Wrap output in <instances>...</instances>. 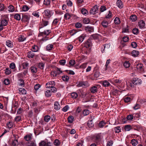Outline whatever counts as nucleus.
<instances>
[{
    "label": "nucleus",
    "instance_id": "nucleus-59",
    "mask_svg": "<svg viewBox=\"0 0 146 146\" xmlns=\"http://www.w3.org/2000/svg\"><path fill=\"white\" fill-rule=\"evenodd\" d=\"M44 35L46 36L48 35L51 32L50 30H45L44 31Z\"/></svg>",
    "mask_w": 146,
    "mask_h": 146
},
{
    "label": "nucleus",
    "instance_id": "nucleus-36",
    "mask_svg": "<svg viewBox=\"0 0 146 146\" xmlns=\"http://www.w3.org/2000/svg\"><path fill=\"white\" fill-rule=\"evenodd\" d=\"M64 19L66 20L69 19L71 17V15L69 13L65 14L64 15Z\"/></svg>",
    "mask_w": 146,
    "mask_h": 146
},
{
    "label": "nucleus",
    "instance_id": "nucleus-25",
    "mask_svg": "<svg viewBox=\"0 0 146 146\" xmlns=\"http://www.w3.org/2000/svg\"><path fill=\"white\" fill-rule=\"evenodd\" d=\"M14 18L17 21H19L20 20L21 17L20 15L18 13L15 14L14 16Z\"/></svg>",
    "mask_w": 146,
    "mask_h": 146
},
{
    "label": "nucleus",
    "instance_id": "nucleus-34",
    "mask_svg": "<svg viewBox=\"0 0 146 146\" xmlns=\"http://www.w3.org/2000/svg\"><path fill=\"white\" fill-rule=\"evenodd\" d=\"M69 77L66 75H64L62 76V79L63 81L67 82L69 79Z\"/></svg>",
    "mask_w": 146,
    "mask_h": 146
},
{
    "label": "nucleus",
    "instance_id": "nucleus-20",
    "mask_svg": "<svg viewBox=\"0 0 146 146\" xmlns=\"http://www.w3.org/2000/svg\"><path fill=\"white\" fill-rule=\"evenodd\" d=\"M130 19L132 22L135 21L137 19V17L135 15H131L130 17Z\"/></svg>",
    "mask_w": 146,
    "mask_h": 146
},
{
    "label": "nucleus",
    "instance_id": "nucleus-15",
    "mask_svg": "<svg viewBox=\"0 0 146 146\" xmlns=\"http://www.w3.org/2000/svg\"><path fill=\"white\" fill-rule=\"evenodd\" d=\"M32 137L31 134H28L24 136V139L27 141H29L32 139Z\"/></svg>",
    "mask_w": 146,
    "mask_h": 146
},
{
    "label": "nucleus",
    "instance_id": "nucleus-44",
    "mask_svg": "<svg viewBox=\"0 0 146 146\" xmlns=\"http://www.w3.org/2000/svg\"><path fill=\"white\" fill-rule=\"evenodd\" d=\"M99 35L95 34L92 35L91 36V38L94 39V40H97L99 38Z\"/></svg>",
    "mask_w": 146,
    "mask_h": 146
},
{
    "label": "nucleus",
    "instance_id": "nucleus-61",
    "mask_svg": "<svg viewBox=\"0 0 146 146\" xmlns=\"http://www.w3.org/2000/svg\"><path fill=\"white\" fill-rule=\"evenodd\" d=\"M46 142L44 141H42L39 143V146H45Z\"/></svg>",
    "mask_w": 146,
    "mask_h": 146
},
{
    "label": "nucleus",
    "instance_id": "nucleus-4",
    "mask_svg": "<svg viewBox=\"0 0 146 146\" xmlns=\"http://www.w3.org/2000/svg\"><path fill=\"white\" fill-rule=\"evenodd\" d=\"M44 13V15L48 18H50L54 13L53 11L48 9L45 10Z\"/></svg>",
    "mask_w": 146,
    "mask_h": 146
},
{
    "label": "nucleus",
    "instance_id": "nucleus-13",
    "mask_svg": "<svg viewBox=\"0 0 146 146\" xmlns=\"http://www.w3.org/2000/svg\"><path fill=\"white\" fill-rule=\"evenodd\" d=\"M54 109L56 110H59L60 108V105L59 104L58 102H55L54 103Z\"/></svg>",
    "mask_w": 146,
    "mask_h": 146
},
{
    "label": "nucleus",
    "instance_id": "nucleus-12",
    "mask_svg": "<svg viewBox=\"0 0 146 146\" xmlns=\"http://www.w3.org/2000/svg\"><path fill=\"white\" fill-rule=\"evenodd\" d=\"M27 57L29 58H33L34 57L35 54L33 53V51H30L27 53Z\"/></svg>",
    "mask_w": 146,
    "mask_h": 146
},
{
    "label": "nucleus",
    "instance_id": "nucleus-40",
    "mask_svg": "<svg viewBox=\"0 0 146 146\" xmlns=\"http://www.w3.org/2000/svg\"><path fill=\"white\" fill-rule=\"evenodd\" d=\"M50 116L48 115H46L44 117V120L45 122H48L50 120Z\"/></svg>",
    "mask_w": 146,
    "mask_h": 146
},
{
    "label": "nucleus",
    "instance_id": "nucleus-18",
    "mask_svg": "<svg viewBox=\"0 0 146 146\" xmlns=\"http://www.w3.org/2000/svg\"><path fill=\"white\" fill-rule=\"evenodd\" d=\"M27 146H36L35 141L28 142L27 143Z\"/></svg>",
    "mask_w": 146,
    "mask_h": 146
},
{
    "label": "nucleus",
    "instance_id": "nucleus-43",
    "mask_svg": "<svg viewBox=\"0 0 146 146\" xmlns=\"http://www.w3.org/2000/svg\"><path fill=\"white\" fill-rule=\"evenodd\" d=\"M50 1L49 0H44L43 4L46 6H49L50 5Z\"/></svg>",
    "mask_w": 146,
    "mask_h": 146
},
{
    "label": "nucleus",
    "instance_id": "nucleus-33",
    "mask_svg": "<svg viewBox=\"0 0 146 146\" xmlns=\"http://www.w3.org/2000/svg\"><path fill=\"white\" fill-rule=\"evenodd\" d=\"M71 96L72 98L73 99H75L77 97L78 95L76 93L73 92L71 93Z\"/></svg>",
    "mask_w": 146,
    "mask_h": 146
},
{
    "label": "nucleus",
    "instance_id": "nucleus-58",
    "mask_svg": "<svg viewBox=\"0 0 146 146\" xmlns=\"http://www.w3.org/2000/svg\"><path fill=\"white\" fill-rule=\"evenodd\" d=\"M69 108V107L68 106L66 105L62 109V110L64 112H66L68 110Z\"/></svg>",
    "mask_w": 146,
    "mask_h": 146
},
{
    "label": "nucleus",
    "instance_id": "nucleus-56",
    "mask_svg": "<svg viewBox=\"0 0 146 146\" xmlns=\"http://www.w3.org/2000/svg\"><path fill=\"white\" fill-rule=\"evenodd\" d=\"M131 46L132 47L135 48L137 47V43L136 42H132L131 43Z\"/></svg>",
    "mask_w": 146,
    "mask_h": 146
},
{
    "label": "nucleus",
    "instance_id": "nucleus-3",
    "mask_svg": "<svg viewBox=\"0 0 146 146\" xmlns=\"http://www.w3.org/2000/svg\"><path fill=\"white\" fill-rule=\"evenodd\" d=\"M94 141L97 144H99L101 141V136L100 134L95 135L93 137Z\"/></svg>",
    "mask_w": 146,
    "mask_h": 146
},
{
    "label": "nucleus",
    "instance_id": "nucleus-24",
    "mask_svg": "<svg viewBox=\"0 0 146 146\" xmlns=\"http://www.w3.org/2000/svg\"><path fill=\"white\" fill-rule=\"evenodd\" d=\"M106 124V123L104 121H102L99 123V127L100 128H103Z\"/></svg>",
    "mask_w": 146,
    "mask_h": 146
},
{
    "label": "nucleus",
    "instance_id": "nucleus-11",
    "mask_svg": "<svg viewBox=\"0 0 146 146\" xmlns=\"http://www.w3.org/2000/svg\"><path fill=\"white\" fill-rule=\"evenodd\" d=\"M55 84L54 83H46V87L47 88H50L54 86Z\"/></svg>",
    "mask_w": 146,
    "mask_h": 146
},
{
    "label": "nucleus",
    "instance_id": "nucleus-21",
    "mask_svg": "<svg viewBox=\"0 0 146 146\" xmlns=\"http://www.w3.org/2000/svg\"><path fill=\"white\" fill-rule=\"evenodd\" d=\"M131 143L133 145L135 146L138 144V142L137 139H133L131 140Z\"/></svg>",
    "mask_w": 146,
    "mask_h": 146
},
{
    "label": "nucleus",
    "instance_id": "nucleus-9",
    "mask_svg": "<svg viewBox=\"0 0 146 146\" xmlns=\"http://www.w3.org/2000/svg\"><path fill=\"white\" fill-rule=\"evenodd\" d=\"M45 96L47 98L50 97L52 95V92H51L50 90H47L44 92Z\"/></svg>",
    "mask_w": 146,
    "mask_h": 146
},
{
    "label": "nucleus",
    "instance_id": "nucleus-1",
    "mask_svg": "<svg viewBox=\"0 0 146 146\" xmlns=\"http://www.w3.org/2000/svg\"><path fill=\"white\" fill-rule=\"evenodd\" d=\"M3 18L1 19L0 22V31H1L3 29V26L7 25L8 24V21L5 18H7L8 15H4L3 16Z\"/></svg>",
    "mask_w": 146,
    "mask_h": 146
},
{
    "label": "nucleus",
    "instance_id": "nucleus-51",
    "mask_svg": "<svg viewBox=\"0 0 146 146\" xmlns=\"http://www.w3.org/2000/svg\"><path fill=\"white\" fill-rule=\"evenodd\" d=\"M54 145L56 146L59 145H60V141L57 139H55L53 142Z\"/></svg>",
    "mask_w": 146,
    "mask_h": 146
},
{
    "label": "nucleus",
    "instance_id": "nucleus-7",
    "mask_svg": "<svg viewBox=\"0 0 146 146\" xmlns=\"http://www.w3.org/2000/svg\"><path fill=\"white\" fill-rule=\"evenodd\" d=\"M6 44L9 48H12L13 46V42L10 40H8L6 41Z\"/></svg>",
    "mask_w": 146,
    "mask_h": 146
},
{
    "label": "nucleus",
    "instance_id": "nucleus-8",
    "mask_svg": "<svg viewBox=\"0 0 146 146\" xmlns=\"http://www.w3.org/2000/svg\"><path fill=\"white\" fill-rule=\"evenodd\" d=\"M116 4L117 6L119 8L121 9L123 7V3L121 0H117Z\"/></svg>",
    "mask_w": 146,
    "mask_h": 146
},
{
    "label": "nucleus",
    "instance_id": "nucleus-29",
    "mask_svg": "<svg viewBox=\"0 0 146 146\" xmlns=\"http://www.w3.org/2000/svg\"><path fill=\"white\" fill-rule=\"evenodd\" d=\"M115 132L116 133H118L121 131V128L120 126H117L114 128Z\"/></svg>",
    "mask_w": 146,
    "mask_h": 146
},
{
    "label": "nucleus",
    "instance_id": "nucleus-45",
    "mask_svg": "<svg viewBox=\"0 0 146 146\" xmlns=\"http://www.w3.org/2000/svg\"><path fill=\"white\" fill-rule=\"evenodd\" d=\"M22 9L23 11L25 12L27 11L29 9L27 5L23 6Z\"/></svg>",
    "mask_w": 146,
    "mask_h": 146
},
{
    "label": "nucleus",
    "instance_id": "nucleus-17",
    "mask_svg": "<svg viewBox=\"0 0 146 146\" xmlns=\"http://www.w3.org/2000/svg\"><path fill=\"white\" fill-rule=\"evenodd\" d=\"M85 30L91 33L94 31L93 27H92L88 26L85 27Z\"/></svg>",
    "mask_w": 146,
    "mask_h": 146
},
{
    "label": "nucleus",
    "instance_id": "nucleus-32",
    "mask_svg": "<svg viewBox=\"0 0 146 146\" xmlns=\"http://www.w3.org/2000/svg\"><path fill=\"white\" fill-rule=\"evenodd\" d=\"M32 49L33 52H37L39 50V47L38 46L35 45H33L32 47Z\"/></svg>",
    "mask_w": 146,
    "mask_h": 146
},
{
    "label": "nucleus",
    "instance_id": "nucleus-16",
    "mask_svg": "<svg viewBox=\"0 0 146 146\" xmlns=\"http://www.w3.org/2000/svg\"><path fill=\"white\" fill-rule=\"evenodd\" d=\"M134 114H129L127 115L126 117V119L127 120L132 121L135 116H134Z\"/></svg>",
    "mask_w": 146,
    "mask_h": 146
},
{
    "label": "nucleus",
    "instance_id": "nucleus-28",
    "mask_svg": "<svg viewBox=\"0 0 146 146\" xmlns=\"http://www.w3.org/2000/svg\"><path fill=\"white\" fill-rule=\"evenodd\" d=\"M8 11L10 12H13L14 11L15 8L14 6L10 5L8 7Z\"/></svg>",
    "mask_w": 146,
    "mask_h": 146
},
{
    "label": "nucleus",
    "instance_id": "nucleus-27",
    "mask_svg": "<svg viewBox=\"0 0 146 146\" xmlns=\"http://www.w3.org/2000/svg\"><path fill=\"white\" fill-rule=\"evenodd\" d=\"M121 21L119 18L117 17L114 20V23L116 25H119Z\"/></svg>",
    "mask_w": 146,
    "mask_h": 146
},
{
    "label": "nucleus",
    "instance_id": "nucleus-50",
    "mask_svg": "<svg viewBox=\"0 0 146 146\" xmlns=\"http://www.w3.org/2000/svg\"><path fill=\"white\" fill-rule=\"evenodd\" d=\"M18 141L17 139H15L12 142V145L13 146H17Z\"/></svg>",
    "mask_w": 146,
    "mask_h": 146
},
{
    "label": "nucleus",
    "instance_id": "nucleus-6",
    "mask_svg": "<svg viewBox=\"0 0 146 146\" xmlns=\"http://www.w3.org/2000/svg\"><path fill=\"white\" fill-rule=\"evenodd\" d=\"M145 21L141 20L138 22V25L140 29H142L145 28Z\"/></svg>",
    "mask_w": 146,
    "mask_h": 146
},
{
    "label": "nucleus",
    "instance_id": "nucleus-5",
    "mask_svg": "<svg viewBox=\"0 0 146 146\" xmlns=\"http://www.w3.org/2000/svg\"><path fill=\"white\" fill-rule=\"evenodd\" d=\"M98 6L96 5L94 6L93 7L91 8L90 11V13L91 14L94 15L98 12Z\"/></svg>",
    "mask_w": 146,
    "mask_h": 146
},
{
    "label": "nucleus",
    "instance_id": "nucleus-48",
    "mask_svg": "<svg viewBox=\"0 0 146 146\" xmlns=\"http://www.w3.org/2000/svg\"><path fill=\"white\" fill-rule=\"evenodd\" d=\"M133 33L135 35H137L139 33V30L137 28H134L132 31Z\"/></svg>",
    "mask_w": 146,
    "mask_h": 146
},
{
    "label": "nucleus",
    "instance_id": "nucleus-23",
    "mask_svg": "<svg viewBox=\"0 0 146 146\" xmlns=\"http://www.w3.org/2000/svg\"><path fill=\"white\" fill-rule=\"evenodd\" d=\"M30 70L32 73H36L37 72V68L35 66H31L30 68Z\"/></svg>",
    "mask_w": 146,
    "mask_h": 146
},
{
    "label": "nucleus",
    "instance_id": "nucleus-46",
    "mask_svg": "<svg viewBox=\"0 0 146 146\" xmlns=\"http://www.w3.org/2000/svg\"><path fill=\"white\" fill-rule=\"evenodd\" d=\"M59 21V19H55L54 21H53V22L52 23V25H54L56 26L58 23Z\"/></svg>",
    "mask_w": 146,
    "mask_h": 146
},
{
    "label": "nucleus",
    "instance_id": "nucleus-62",
    "mask_svg": "<svg viewBox=\"0 0 146 146\" xmlns=\"http://www.w3.org/2000/svg\"><path fill=\"white\" fill-rule=\"evenodd\" d=\"M7 126L8 128H11L13 126L12 122L9 121V122L7 123Z\"/></svg>",
    "mask_w": 146,
    "mask_h": 146
},
{
    "label": "nucleus",
    "instance_id": "nucleus-2",
    "mask_svg": "<svg viewBox=\"0 0 146 146\" xmlns=\"http://www.w3.org/2000/svg\"><path fill=\"white\" fill-rule=\"evenodd\" d=\"M62 73V71L61 70L60 68H56L55 70L51 72V76L53 77L56 76L57 75H59Z\"/></svg>",
    "mask_w": 146,
    "mask_h": 146
},
{
    "label": "nucleus",
    "instance_id": "nucleus-26",
    "mask_svg": "<svg viewBox=\"0 0 146 146\" xmlns=\"http://www.w3.org/2000/svg\"><path fill=\"white\" fill-rule=\"evenodd\" d=\"M4 71L6 75H9L11 73V69L9 68H6Z\"/></svg>",
    "mask_w": 146,
    "mask_h": 146
},
{
    "label": "nucleus",
    "instance_id": "nucleus-49",
    "mask_svg": "<svg viewBox=\"0 0 146 146\" xmlns=\"http://www.w3.org/2000/svg\"><path fill=\"white\" fill-rule=\"evenodd\" d=\"M102 25L104 27H106L108 26V23L107 21H104L102 23Z\"/></svg>",
    "mask_w": 146,
    "mask_h": 146
},
{
    "label": "nucleus",
    "instance_id": "nucleus-53",
    "mask_svg": "<svg viewBox=\"0 0 146 146\" xmlns=\"http://www.w3.org/2000/svg\"><path fill=\"white\" fill-rule=\"evenodd\" d=\"M83 115L84 116L88 115L89 113V111L87 110H84L83 111Z\"/></svg>",
    "mask_w": 146,
    "mask_h": 146
},
{
    "label": "nucleus",
    "instance_id": "nucleus-63",
    "mask_svg": "<svg viewBox=\"0 0 146 146\" xmlns=\"http://www.w3.org/2000/svg\"><path fill=\"white\" fill-rule=\"evenodd\" d=\"M81 13L83 15H86L87 14L88 12L85 9H82L81 10Z\"/></svg>",
    "mask_w": 146,
    "mask_h": 146
},
{
    "label": "nucleus",
    "instance_id": "nucleus-19",
    "mask_svg": "<svg viewBox=\"0 0 146 146\" xmlns=\"http://www.w3.org/2000/svg\"><path fill=\"white\" fill-rule=\"evenodd\" d=\"M86 36L85 34H82L78 37V40L79 41L82 42L84 40Z\"/></svg>",
    "mask_w": 146,
    "mask_h": 146
},
{
    "label": "nucleus",
    "instance_id": "nucleus-35",
    "mask_svg": "<svg viewBox=\"0 0 146 146\" xmlns=\"http://www.w3.org/2000/svg\"><path fill=\"white\" fill-rule=\"evenodd\" d=\"M124 66L126 68H129L130 66V64L129 61H125L123 64Z\"/></svg>",
    "mask_w": 146,
    "mask_h": 146
},
{
    "label": "nucleus",
    "instance_id": "nucleus-31",
    "mask_svg": "<svg viewBox=\"0 0 146 146\" xmlns=\"http://www.w3.org/2000/svg\"><path fill=\"white\" fill-rule=\"evenodd\" d=\"M139 54L138 51L137 50H133L131 52V54L133 56H137Z\"/></svg>",
    "mask_w": 146,
    "mask_h": 146
},
{
    "label": "nucleus",
    "instance_id": "nucleus-60",
    "mask_svg": "<svg viewBox=\"0 0 146 146\" xmlns=\"http://www.w3.org/2000/svg\"><path fill=\"white\" fill-rule=\"evenodd\" d=\"M143 66V65L141 64H137V68L138 70H142Z\"/></svg>",
    "mask_w": 146,
    "mask_h": 146
},
{
    "label": "nucleus",
    "instance_id": "nucleus-30",
    "mask_svg": "<svg viewBox=\"0 0 146 146\" xmlns=\"http://www.w3.org/2000/svg\"><path fill=\"white\" fill-rule=\"evenodd\" d=\"M93 120L91 119L87 123L88 126L89 127H92L94 126V124L92 122Z\"/></svg>",
    "mask_w": 146,
    "mask_h": 146
},
{
    "label": "nucleus",
    "instance_id": "nucleus-64",
    "mask_svg": "<svg viewBox=\"0 0 146 146\" xmlns=\"http://www.w3.org/2000/svg\"><path fill=\"white\" fill-rule=\"evenodd\" d=\"M113 144V141L112 140H110L107 142L106 146H112Z\"/></svg>",
    "mask_w": 146,
    "mask_h": 146
},
{
    "label": "nucleus",
    "instance_id": "nucleus-52",
    "mask_svg": "<svg viewBox=\"0 0 146 146\" xmlns=\"http://www.w3.org/2000/svg\"><path fill=\"white\" fill-rule=\"evenodd\" d=\"M65 71L67 73L69 74L74 75L75 74L74 72L72 70H65Z\"/></svg>",
    "mask_w": 146,
    "mask_h": 146
},
{
    "label": "nucleus",
    "instance_id": "nucleus-54",
    "mask_svg": "<svg viewBox=\"0 0 146 146\" xmlns=\"http://www.w3.org/2000/svg\"><path fill=\"white\" fill-rule=\"evenodd\" d=\"M44 64L42 63H39L38 65V67L41 69H43L44 68Z\"/></svg>",
    "mask_w": 146,
    "mask_h": 146
},
{
    "label": "nucleus",
    "instance_id": "nucleus-39",
    "mask_svg": "<svg viewBox=\"0 0 146 146\" xmlns=\"http://www.w3.org/2000/svg\"><path fill=\"white\" fill-rule=\"evenodd\" d=\"M137 83H127V85L129 87L130 86L131 88L133 87L134 85H137Z\"/></svg>",
    "mask_w": 146,
    "mask_h": 146
},
{
    "label": "nucleus",
    "instance_id": "nucleus-55",
    "mask_svg": "<svg viewBox=\"0 0 146 146\" xmlns=\"http://www.w3.org/2000/svg\"><path fill=\"white\" fill-rule=\"evenodd\" d=\"M106 10V7L104 5L101 6L100 8V10L101 12H103Z\"/></svg>",
    "mask_w": 146,
    "mask_h": 146
},
{
    "label": "nucleus",
    "instance_id": "nucleus-41",
    "mask_svg": "<svg viewBox=\"0 0 146 146\" xmlns=\"http://www.w3.org/2000/svg\"><path fill=\"white\" fill-rule=\"evenodd\" d=\"M142 82L141 80L139 78H134L133 79L132 82Z\"/></svg>",
    "mask_w": 146,
    "mask_h": 146
},
{
    "label": "nucleus",
    "instance_id": "nucleus-47",
    "mask_svg": "<svg viewBox=\"0 0 146 146\" xmlns=\"http://www.w3.org/2000/svg\"><path fill=\"white\" fill-rule=\"evenodd\" d=\"M131 129V125H126L125 127V129L126 131H129Z\"/></svg>",
    "mask_w": 146,
    "mask_h": 146
},
{
    "label": "nucleus",
    "instance_id": "nucleus-14",
    "mask_svg": "<svg viewBox=\"0 0 146 146\" xmlns=\"http://www.w3.org/2000/svg\"><path fill=\"white\" fill-rule=\"evenodd\" d=\"M26 38L22 35H19L18 38V41L19 42H23L26 40Z\"/></svg>",
    "mask_w": 146,
    "mask_h": 146
},
{
    "label": "nucleus",
    "instance_id": "nucleus-42",
    "mask_svg": "<svg viewBox=\"0 0 146 146\" xmlns=\"http://www.w3.org/2000/svg\"><path fill=\"white\" fill-rule=\"evenodd\" d=\"M74 119L73 116H69L68 118V122L69 123H72Z\"/></svg>",
    "mask_w": 146,
    "mask_h": 146
},
{
    "label": "nucleus",
    "instance_id": "nucleus-57",
    "mask_svg": "<svg viewBox=\"0 0 146 146\" xmlns=\"http://www.w3.org/2000/svg\"><path fill=\"white\" fill-rule=\"evenodd\" d=\"M42 24L44 26H46L48 25V21H46L43 19H42Z\"/></svg>",
    "mask_w": 146,
    "mask_h": 146
},
{
    "label": "nucleus",
    "instance_id": "nucleus-38",
    "mask_svg": "<svg viewBox=\"0 0 146 146\" xmlns=\"http://www.w3.org/2000/svg\"><path fill=\"white\" fill-rule=\"evenodd\" d=\"M9 67L11 68V69H12V70L16 68L15 64L13 62L10 64Z\"/></svg>",
    "mask_w": 146,
    "mask_h": 146
},
{
    "label": "nucleus",
    "instance_id": "nucleus-10",
    "mask_svg": "<svg viewBox=\"0 0 146 146\" xmlns=\"http://www.w3.org/2000/svg\"><path fill=\"white\" fill-rule=\"evenodd\" d=\"M19 94H20L25 95L27 94L26 90L23 88H20L19 89Z\"/></svg>",
    "mask_w": 146,
    "mask_h": 146
},
{
    "label": "nucleus",
    "instance_id": "nucleus-37",
    "mask_svg": "<svg viewBox=\"0 0 146 146\" xmlns=\"http://www.w3.org/2000/svg\"><path fill=\"white\" fill-rule=\"evenodd\" d=\"M53 46L52 44H49L46 47V49L48 50H51L53 48Z\"/></svg>",
    "mask_w": 146,
    "mask_h": 146
},
{
    "label": "nucleus",
    "instance_id": "nucleus-22",
    "mask_svg": "<svg viewBox=\"0 0 146 146\" xmlns=\"http://www.w3.org/2000/svg\"><path fill=\"white\" fill-rule=\"evenodd\" d=\"M91 92L92 93H94L97 91V88L96 86L92 87L90 89Z\"/></svg>",
    "mask_w": 146,
    "mask_h": 146
}]
</instances>
